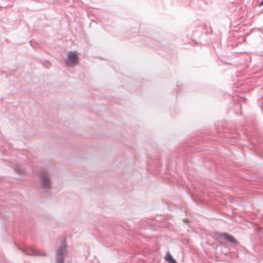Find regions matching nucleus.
Masks as SVG:
<instances>
[{
    "instance_id": "obj_6",
    "label": "nucleus",
    "mask_w": 263,
    "mask_h": 263,
    "mask_svg": "<svg viewBox=\"0 0 263 263\" xmlns=\"http://www.w3.org/2000/svg\"><path fill=\"white\" fill-rule=\"evenodd\" d=\"M259 5H263V0L261 1V2L259 3Z\"/></svg>"
},
{
    "instance_id": "obj_3",
    "label": "nucleus",
    "mask_w": 263,
    "mask_h": 263,
    "mask_svg": "<svg viewBox=\"0 0 263 263\" xmlns=\"http://www.w3.org/2000/svg\"><path fill=\"white\" fill-rule=\"evenodd\" d=\"M65 247H62L58 253L56 260L57 263H63V252L65 250Z\"/></svg>"
},
{
    "instance_id": "obj_5",
    "label": "nucleus",
    "mask_w": 263,
    "mask_h": 263,
    "mask_svg": "<svg viewBox=\"0 0 263 263\" xmlns=\"http://www.w3.org/2000/svg\"><path fill=\"white\" fill-rule=\"evenodd\" d=\"M43 185L44 187H48L50 185V182L48 178L45 176L42 177Z\"/></svg>"
},
{
    "instance_id": "obj_1",
    "label": "nucleus",
    "mask_w": 263,
    "mask_h": 263,
    "mask_svg": "<svg viewBox=\"0 0 263 263\" xmlns=\"http://www.w3.org/2000/svg\"><path fill=\"white\" fill-rule=\"evenodd\" d=\"M79 61V58L76 52L70 51L68 53L67 59L66 61V64L68 66H72L77 64Z\"/></svg>"
},
{
    "instance_id": "obj_4",
    "label": "nucleus",
    "mask_w": 263,
    "mask_h": 263,
    "mask_svg": "<svg viewBox=\"0 0 263 263\" xmlns=\"http://www.w3.org/2000/svg\"><path fill=\"white\" fill-rule=\"evenodd\" d=\"M165 260L168 263H177V261L174 259L173 256L169 252H167L165 254Z\"/></svg>"
},
{
    "instance_id": "obj_7",
    "label": "nucleus",
    "mask_w": 263,
    "mask_h": 263,
    "mask_svg": "<svg viewBox=\"0 0 263 263\" xmlns=\"http://www.w3.org/2000/svg\"><path fill=\"white\" fill-rule=\"evenodd\" d=\"M42 255H45V254L44 252H42Z\"/></svg>"
},
{
    "instance_id": "obj_2",
    "label": "nucleus",
    "mask_w": 263,
    "mask_h": 263,
    "mask_svg": "<svg viewBox=\"0 0 263 263\" xmlns=\"http://www.w3.org/2000/svg\"><path fill=\"white\" fill-rule=\"evenodd\" d=\"M219 236L221 237H224L226 239H227L228 241L233 243L234 244H237V241L232 236L230 235L229 234L224 233H221L219 235Z\"/></svg>"
}]
</instances>
